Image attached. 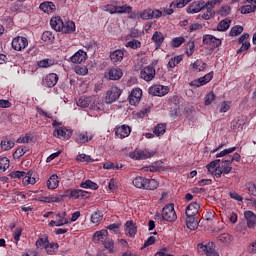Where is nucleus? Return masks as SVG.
Segmentation results:
<instances>
[{"mask_svg":"<svg viewBox=\"0 0 256 256\" xmlns=\"http://www.w3.org/2000/svg\"><path fill=\"white\" fill-rule=\"evenodd\" d=\"M134 187H137V189H147L149 191H155L157 187H159V182L155 179H147L142 176H137L133 180Z\"/></svg>","mask_w":256,"mask_h":256,"instance_id":"f257e3e1","label":"nucleus"},{"mask_svg":"<svg viewBox=\"0 0 256 256\" xmlns=\"http://www.w3.org/2000/svg\"><path fill=\"white\" fill-rule=\"evenodd\" d=\"M198 252L200 255L206 256H219V253L215 250V243L207 242L206 244H198Z\"/></svg>","mask_w":256,"mask_h":256,"instance_id":"f03ea898","label":"nucleus"},{"mask_svg":"<svg viewBox=\"0 0 256 256\" xmlns=\"http://www.w3.org/2000/svg\"><path fill=\"white\" fill-rule=\"evenodd\" d=\"M162 219L164 221H168L169 223H173V221H177V213L175 212V208L173 204H168L162 209Z\"/></svg>","mask_w":256,"mask_h":256,"instance_id":"7ed1b4c3","label":"nucleus"},{"mask_svg":"<svg viewBox=\"0 0 256 256\" xmlns=\"http://www.w3.org/2000/svg\"><path fill=\"white\" fill-rule=\"evenodd\" d=\"M121 89L117 86H112L107 92L105 96V102L108 104L115 103L119 97H121Z\"/></svg>","mask_w":256,"mask_h":256,"instance_id":"20e7f679","label":"nucleus"},{"mask_svg":"<svg viewBox=\"0 0 256 256\" xmlns=\"http://www.w3.org/2000/svg\"><path fill=\"white\" fill-rule=\"evenodd\" d=\"M149 93L154 97H163L169 93V88L163 85H153L149 88Z\"/></svg>","mask_w":256,"mask_h":256,"instance_id":"39448f33","label":"nucleus"},{"mask_svg":"<svg viewBox=\"0 0 256 256\" xmlns=\"http://www.w3.org/2000/svg\"><path fill=\"white\" fill-rule=\"evenodd\" d=\"M29 45V41L25 37L18 36L12 40V49L14 51H23Z\"/></svg>","mask_w":256,"mask_h":256,"instance_id":"423d86ee","label":"nucleus"},{"mask_svg":"<svg viewBox=\"0 0 256 256\" xmlns=\"http://www.w3.org/2000/svg\"><path fill=\"white\" fill-rule=\"evenodd\" d=\"M156 71L153 66H146L143 70L140 72V77L144 81H153L155 79Z\"/></svg>","mask_w":256,"mask_h":256,"instance_id":"0eeeda50","label":"nucleus"},{"mask_svg":"<svg viewBox=\"0 0 256 256\" xmlns=\"http://www.w3.org/2000/svg\"><path fill=\"white\" fill-rule=\"evenodd\" d=\"M105 77H108L110 81H119L123 77V70L119 67L111 68L105 73Z\"/></svg>","mask_w":256,"mask_h":256,"instance_id":"6e6552de","label":"nucleus"},{"mask_svg":"<svg viewBox=\"0 0 256 256\" xmlns=\"http://www.w3.org/2000/svg\"><path fill=\"white\" fill-rule=\"evenodd\" d=\"M203 44L210 45L212 49H217V47L221 45V39H218L213 35L206 34L203 36Z\"/></svg>","mask_w":256,"mask_h":256,"instance_id":"1a4fd4ad","label":"nucleus"},{"mask_svg":"<svg viewBox=\"0 0 256 256\" xmlns=\"http://www.w3.org/2000/svg\"><path fill=\"white\" fill-rule=\"evenodd\" d=\"M219 3V0H214V1H208L206 4V12L203 13L202 19H205V21H209L211 17L215 15V11H213V7Z\"/></svg>","mask_w":256,"mask_h":256,"instance_id":"9d476101","label":"nucleus"},{"mask_svg":"<svg viewBox=\"0 0 256 256\" xmlns=\"http://www.w3.org/2000/svg\"><path fill=\"white\" fill-rule=\"evenodd\" d=\"M54 137H57L58 139H71V135H73V131L65 128V127H60L56 129L53 133Z\"/></svg>","mask_w":256,"mask_h":256,"instance_id":"9b49d317","label":"nucleus"},{"mask_svg":"<svg viewBox=\"0 0 256 256\" xmlns=\"http://www.w3.org/2000/svg\"><path fill=\"white\" fill-rule=\"evenodd\" d=\"M213 79V72H210L206 74L204 77H201L199 79H196L192 82H190L191 87H203V85H207L209 81Z\"/></svg>","mask_w":256,"mask_h":256,"instance_id":"f8f14e48","label":"nucleus"},{"mask_svg":"<svg viewBox=\"0 0 256 256\" xmlns=\"http://www.w3.org/2000/svg\"><path fill=\"white\" fill-rule=\"evenodd\" d=\"M141 97H143V91L140 88L133 89L129 95L130 105H137L141 101Z\"/></svg>","mask_w":256,"mask_h":256,"instance_id":"ddd939ff","label":"nucleus"},{"mask_svg":"<svg viewBox=\"0 0 256 256\" xmlns=\"http://www.w3.org/2000/svg\"><path fill=\"white\" fill-rule=\"evenodd\" d=\"M115 135L119 139H125V137L131 135V127H129V125L118 126L115 129Z\"/></svg>","mask_w":256,"mask_h":256,"instance_id":"4468645a","label":"nucleus"},{"mask_svg":"<svg viewBox=\"0 0 256 256\" xmlns=\"http://www.w3.org/2000/svg\"><path fill=\"white\" fill-rule=\"evenodd\" d=\"M153 155H154L153 153L143 151V150H135L134 152L130 153L131 159H137V160L149 159L153 157Z\"/></svg>","mask_w":256,"mask_h":256,"instance_id":"2eb2a0df","label":"nucleus"},{"mask_svg":"<svg viewBox=\"0 0 256 256\" xmlns=\"http://www.w3.org/2000/svg\"><path fill=\"white\" fill-rule=\"evenodd\" d=\"M71 63H85L87 61V52L79 50L71 58Z\"/></svg>","mask_w":256,"mask_h":256,"instance_id":"dca6fc26","label":"nucleus"},{"mask_svg":"<svg viewBox=\"0 0 256 256\" xmlns=\"http://www.w3.org/2000/svg\"><path fill=\"white\" fill-rule=\"evenodd\" d=\"M199 209H201V205L197 202H192L186 208V216L187 217H195L197 213H199Z\"/></svg>","mask_w":256,"mask_h":256,"instance_id":"f3484780","label":"nucleus"},{"mask_svg":"<svg viewBox=\"0 0 256 256\" xmlns=\"http://www.w3.org/2000/svg\"><path fill=\"white\" fill-rule=\"evenodd\" d=\"M125 53L123 50L118 49L110 53V60L112 61L113 65H117V63H121L123 61V57Z\"/></svg>","mask_w":256,"mask_h":256,"instance_id":"a211bd4d","label":"nucleus"},{"mask_svg":"<svg viewBox=\"0 0 256 256\" xmlns=\"http://www.w3.org/2000/svg\"><path fill=\"white\" fill-rule=\"evenodd\" d=\"M93 139V134H88L87 132H78L76 133L75 142L76 143H89Z\"/></svg>","mask_w":256,"mask_h":256,"instance_id":"6ab92c4d","label":"nucleus"},{"mask_svg":"<svg viewBox=\"0 0 256 256\" xmlns=\"http://www.w3.org/2000/svg\"><path fill=\"white\" fill-rule=\"evenodd\" d=\"M207 4L204 1L193 2L187 9L188 13H199L202 9L206 8Z\"/></svg>","mask_w":256,"mask_h":256,"instance_id":"aec40b11","label":"nucleus"},{"mask_svg":"<svg viewBox=\"0 0 256 256\" xmlns=\"http://www.w3.org/2000/svg\"><path fill=\"white\" fill-rule=\"evenodd\" d=\"M244 216L247 221V227H249V229H255V225H256L255 213H253V211H246L244 212Z\"/></svg>","mask_w":256,"mask_h":256,"instance_id":"412c9836","label":"nucleus"},{"mask_svg":"<svg viewBox=\"0 0 256 256\" xmlns=\"http://www.w3.org/2000/svg\"><path fill=\"white\" fill-rule=\"evenodd\" d=\"M108 237H109V232L107 230L97 231L93 235V239H94L95 243H103L104 241H107Z\"/></svg>","mask_w":256,"mask_h":256,"instance_id":"4be33fe9","label":"nucleus"},{"mask_svg":"<svg viewBox=\"0 0 256 256\" xmlns=\"http://www.w3.org/2000/svg\"><path fill=\"white\" fill-rule=\"evenodd\" d=\"M63 23V19H61L59 16L53 17L50 20V25L54 31L61 32V29H63Z\"/></svg>","mask_w":256,"mask_h":256,"instance_id":"5701e85b","label":"nucleus"},{"mask_svg":"<svg viewBox=\"0 0 256 256\" xmlns=\"http://www.w3.org/2000/svg\"><path fill=\"white\" fill-rule=\"evenodd\" d=\"M57 81H59V76L55 73H51L45 77L44 83L48 87H55L57 85Z\"/></svg>","mask_w":256,"mask_h":256,"instance_id":"b1692460","label":"nucleus"},{"mask_svg":"<svg viewBox=\"0 0 256 256\" xmlns=\"http://www.w3.org/2000/svg\"><path fill=\"white\" fill-rule=\"evenodd\" d=\"M75 31V22L73 21H67V22H63L62 24V28L60 30L61 33H73Z\"/></svg>","mask_w":256,"mask_h":256,"instance_id":"393cba45","label":"nucleus"},{"mask_svg":"<svg viewBox=\"0 0 256 256\" xmlns=\"http://www.w3.org/2000/svg\"><path fill=\"white\" fill-rule=\"evenodd\" d=\"M152 41L155 42L156 49H159L163 45V41H165V36H163V33L156 31L152 36Z\"/></svg>","mask_w":256,"mask_h":256,"instance_id":"a878e982","label":"nucleus"},{"mask_svg":"<svg viewBox=\"0 0 256 256\" xmlns=\"http://www.w3.org/2000/svg\"><path fill=\"white\" fill-rule=\"evenodd\" d=\"M46 185L49 189H57L59 187V176L57 174H53L47 180Z\"/></svg>","mask_w":256,"mask_h":256,"instance_id":"bb28decb","label":"nucleus"},{"mask_svg":"<svg viewBox=\"0 0 256 256\" xmlns=\"http://www.w3.org/2000/svg\"><path fill=\"white\" fill-rule=\"evenodd\" d=\"M125 227V231L129 237H135V235H137V226L133 224V221H127Z\"/></svg>","mask_w":256,"mask_h":256,"instance_id":"cd10ccee","label":"nucleus"},{"mask_svg":"<svg viewBox=\"0 0 256 256\" xmlns=\"http://www.w3.org/2000/svg\"><path fill=\"white\" fill-rule=\"evenodd\" d=\"M40 9L49 15V13H53V11H55L56 7L53 2H44L40 4Z\"/></svg>","mask_w":256,"mask_h":256,"instance_id":"c85d7f7f","label":"nucleus"},{"mask_svg":"<svg viewBox=\"0 0 256 256\" xmlns=\"http://www.w3.org/2000/svg\"><path fill=\"white\" fill-rule=\"evenodd\" d=\"M0 147L2 151H9V149H13L15 147V142L9 140L7 137L3 138L0 143Z\"/></svg>","mask_w":256,"mask_h":256,"instance_id":"c756f323","label":"nucleus"},{"mask_svg":"<svg viewBox=\"0 0 256 256\" xmlns=\"http://www.w3.org/2000/svg\"><path fill=\"white\" fill-rule=\"evenodd\" d=\"M165 131H167V124L160 123L154 127L153 133L156 137H161V135H165Z\"/></svg>","mask_w":256,"mask_h":256,"instance_id":"7c9ffc66","label":"nucleus"},{"mask_svg":"<svg viewBox=\"0 0 256 256\" xmlns=\"http://www.w3.org/2000/svg\"><path fill=\"white\" fill-rule=\"evenodd\" d=\"M229 27H231V20L229 18H225L218 23L217 31H227Z\"/></svg>","mask_w":256,"mask_h":256,"instance_id":"2f4dec72","label":"nucleus"},{"mask_svg":"<svg viewBox=\"0 0 256 256\" xmlns=\"http://www.w3.org/2000/svg\"><path fill=\"white\" fill-rule=\"evenodd\" d=\"M42 41H44V43H47L48 45H51V43L55 41V35H53V32L51 31H45L42 34Z\"/></svg>","mask_w":256,"mask_h":256,"instance_id":"473e14b6","label":"nucleus"},{"mask_svg":"<svg viewBox=\"0 0 256 256\" xmlns=\"http://www.w3.org/2000/svg\"><path fill=\"white\" fill-rule=\"evenodd\" d=\"M23 183H27V185H35L36 180L33 177V172L31 171L25 172L23 177Z\"/></svg>","mask_w":256,"mask_h":256,"instance_id":"72a5a7b5","label":"nucleus"},{"mask_svg":"<svg viewBox=\"0 0 256 256\" xmlns=\"http://www.w3.org/2000/svg\"><path fill=\"white\" fill-rule=\"evenodd\" d=\"M77 105L78 107H84V108L89 107V105H91V97H85V96L80 97L77 101Z\"/></svg>","mask_w":256,"mask_h":256,"instance_id":"f704fd0d","label":"nucleus"},{"mask_svg":"<svg viewBox=\"0 0 256 256\" xmlns=\"http://www.w3.org/2000/svg\"><path fill=\"white\" fill-rule=\"evenodd\" d=\"M80 187H82L83 189H99V186L97 185V183L91 181V180H86L85 182H82L80 184Z\"/></svg>","mask_w":256,"mask_h":256,"instance_id":"c9c22d12","label":"nucleus"},{"mask_svg":"<svg viewBox=\"0 0 256 256\" xmlns=\"http://www.w3.org/2000/svg\"><path fill=\"white\" fill-rule=\"evenodd\" d=\"M28 151H29V148H28V147H26V146H21L20 148H18V149L14 152L13 157H14V159H19L20 157H23V155H24L25 153H28Z\"/></svg>","mask_w":256,"mask_h":256,"instance_id":"e433bc0d","label":"nucleus"},{"mask_svg":"<svg viewBox=\"0 0 256 256\" xmlns=\"http://www.w3.org/2000/svg\"><path fill=\"white\" fill-rule=\"evenodd\" d=\"M183 61V56H175L174 58H171L168 62V67L171 69L177 67L181 62Z\"/></svg>","mask_w":256,"mask_h":256,"instance_id":"4c0bfd02","label":"nucleus"},{"mask_svg":"<svg viewBox=\"0 0 256 256\" xmlns=\"http://www.w3.org/2000/svg\"><path fill=\"white\" fill-rule=\"evenodd\" d=\"M55 249H59V244L57 243H49L47 242L46 246H45V250L46 253H48V255H53V253H55Z\"/></svg>","mask_w":256,"mask_h":256,"instance_id":"58836bf2","label":"nucleus"},{"mask_svg":"<svg viewBox=\"0 0 256 256\" xmlns=\"http://www.w3.org/2000/svg\"><path fill=\"white\" fill-rule=\"evenodd\" d=\"M192 67L195 69V71H205L207 69V63H203L200 60H197L192 64Z\"/></svg>","mask_w":256,"mask_h":256,"instance_id":"ea45409f","label":"nucleus"},{"mask_svg":"<svg viewBox=\"0 0 256 256\" xmlns=\"http://www.w3.org/2000/svg\"><path fill=\"white\" fill-rule=\"evenodd\" d=\"M10 161L7 157L0 158V173H5L9 167Z\"/></svg>","mask_w":256,"mask_h":256,"instance_id":"a19ab883","label":"nucleus"},{"mask_svg":"<svg viewBox=\"0 0 256 256\" xmlns=\"http://www.w3.org/2000/svg\"><path fill=\"white\" fill-rule=\"evenodd\" d=\"M69 223V219H62V220H51L49 223V227H63V225H67Z\"/></svg>","mask_w":256,"mask_h":256,"instance_id":"79ce46f5","label":"nucleus"},{"mask_svg":"<svg viewBox=\"0 0 256 256\" xmlns=\"http://www.w3.org/2000/svg\"><path fill=\"white\" fill-rule=\"evenodd\" d=\"M243 33V26L237 25L231 28L230 37H237Z\"/></svg>","mask_w":256,"mask_h":256,"instance_id":"37998d69","label":"nucleus"},{"mask_svg":"<svg viewBox=\"0 0 256 256\" xmlns=\"http://www.w3.org/2000/svg\"><path fill=\"white\" fill-rule=\"evenodd\" d=\"M218 241H220L221 243H231V241H233V236H231L228 233H224L221 234L217 237Z\"/></svg>","mask_w":256,"mask_h":256,"instance_id":"c03bdc74","label":"nucleus"},{"mask_svg":"<svg viewBox=\"0 0 256 256\" xmlns=\"http://www.w3.org/2000/svg\"><path fill=\"white\" fill-rule=\"evenodd\" d=\"M188 3H191V0H179L172 2L170 4V7H177V9H183V7H185V5H188Z\"/></svg>","mask_w":256,"mask_h":256,"instance_id":"a18cd8bd","label":"nucleus"},{"mask_svg":"<svg viewBox=\"0 0 256 256\" xmlns=\"http://www.w3.org/2000/svg\"><path fill=\"white\" fill-rule=\"evenodd\" d=\"M219 166L220 169L223 170V175H229V173H231L233 169V167H231V164H227V162H224L223 160Z\"/></svg>","mask_w":256,"mask_h":256,"instance_id":"49530a36","label":"nucleus"},{"mask_svg":"<svg viewBox=\"0 0 256 256\" xmlns=\"http://www.w3.org/2000/svg\"><path fill=\"white\" fill-rule=\"evenodd\" d=\"M117 13L120 15L123 13H133V7L129 5L117 6Z\"/></svg>","mask_w":256,"mask_h":256,"instance_id":"de8ad7c7","label":"nucleus"},{"mask_svg":"<svg viewBox=\"0 0 256 256\" xmlns=\"http://www.w3.org/2000/svg\"><path fill=\"white\" fill-rule=\"evenodd\" d=\"M76 161H80V162H86V163H93V161H95L93 158H91V156L86 155V154H79L76 158Z\"/></svg>","mask_w":256,"mask_h":256,"instance_id":"09e8293b","label":"nucleus"},{"mask_svg":"<svg viewBox=\"0 0 256 256\" xmlns=\"http://www.w3.org/2000/svg\"><path fill=\"white\" fill-rule=\"evenodd\" d=\"M102 220H103V212L101 211H96L91 216L92 223H99Z\"/></svg>","mask_w":256,"mask_h":256,"instance_id":"8fccbe9b","label":"nucleus"},{"mask_svg":"<svg viewBox=\"0 0 256 256\" xmlns=\"http://www.w3.org/2000/svg\"><path fill=\"white\" fill-rule=\"evenodd\" d=\"M141 19L149 20L153 19V10L152 9H146L142 12H140Z\"/></svg>","mask_w":256,"mask_h":256,"instance_id":"3c124183","label":"nucleus"},{"mask_svg":"<svg viewBox=\"0 0 256 256\" xmlns=\"http://www.w3.org/2000/svg\"><path fill=\"white\" fill-rule=\"evenodd\" d=\"M219 163H221V160L216 159L212 162H210L206 167L208 169V173L213 174V172L215 171V169H217V166L219 165Z\"/></svg>","mask_w":256,"mask_h":256,"instance_id":"603ef678","label":"nucleus"},{"mask_svg":"<svg viewBox=\"0 0 256 256\" xmlns=\"http://www.w3.org/2000/svg\"><path fill=\"white\" fill-rule=\"evenodd\" d=\"M255 9H256L255 5H246V6H242L240 8V11L243 15H247L248 13H253Z\"/></svg>","mask_w":256,"mask_h":256,"instance_id":"864d4df0","label":"nucleus"},{"mask_svg":"<svg viewBox=\"0 0 256 256\" xmlns=\"http://www.w3.org/2000/svg\"><path fill=\"white\" fill-rule=\"evenodd\" d=\"M40 201H43L44 203H61L62 198L59 197H42Z\"/></svg>","mask_w":256,"mask_h":256,"instance_id":"5fc2aeb1","label":"nucleus"},{"mask_svg":"<svg viewBox=\"0 0 256 256\" xmlns=\"http://www.w3.org/2000/svg\"><path fill=\"white\" fill-rule=\"evenodd\" d=\"M182 43H185V38L184 37H176L173 38L172 40V47L177 48V47H181Z\"/></svg>","mask_w":256,"mask_h":256,"instance_id":"6e6d98bb","label":"nucleus"},{"mask_svg":"<svg viewBox=\"0 0 256 256\" xmlns=\"http://www.w3.org/2000/svg\"><path fill=\"white\" fill-rule=\"evenodd\" d=\"M47 243H49V238L46 236L45 238H39L36 241V247L39 249V247H47Z\"/></svg>","mask_w":256,"mask_h":256,"instance_id":"4d7b16f0","label":"nucleus"},{"mask_svg":"<svg viewBox=\"0 0 256 256\" xmlns=\"http://www.w3.org/2000/svg\"><path fill=\"white\" fill-rule=\"evenodd\" d=\"M126 47H130V49H139V47H141V42L133 39L132 41L127 42Z\"/></svg>","mask_w":256,"mask_h":256,"instance_id":"13d9d810","label":"nucleus"},{"mask_svg":"<svg viewBox=\"0 0 256 256\" xmlns=\"http://www.w3.org/2000/svg\"><path fill=\"white\" fill-rule=\"evenodd\" d=\"M213 101H215V93L209 92L205 97L204 103L205 105H211Z\"/></svg>","mask_w":256,"mask_h":256,"instance_id":"bf43d9fd","label":"nucleus"},{"mask_svg":"<svg viewBox=\"0 0 256 256\" xmlns=\"http://www.w3.org/2000/svg\"><path fill=\"white\" fill-rule=\"evenodd\" d=\"M105 249H108L110 251V253H112L113 249H114V243H113V240H109V237L104 241L102 242Z\"/></svg>","mask_w":256,"mask_h":256,"instance_id":"052dcab7","label":"nucleus"},{"mask_svg":"<svg viewBox=\"0 0 256 256\" xmlns=\"http://www.w3.org/2000/svg\"><path fill=\"white\" fill-rule=\"evenodd\" d=\"M231 109V102L223 101L220 107V113H227Z\"/></svg>","mask_w":256,"mask_h":256,"instance_id":"680f3d73","label":"nucleus"},{"mask_svg":"<svg viewBox=\"0 0 256 256\" xmlns=\"http://www.w3.org/2000/svg\"><path fill=\"white\" fill-rule=\"evenodd\" d=\"M75 73H77V75H87L89 73V70L87 69V67L77 66L75 67Z\"/></svg>","mask_w":256,"mask_h":256,"instance_id":"e2e57ef3","label":"nucleus"},{"mask_svg":"<svg viewBox=\"0 0 256 256\" xmlns=\"http://www.w3.org/2000/svg\"><path fill=\"white\" fill-rule=\"evenodd\" d=\"M10 177L12 179H21V177H25V171H15L10 173Z\"/></svg>","mask_w":256,"mask_h":256,"instance_id":"0e129e2a","label":"nucleus"},{"mask_svg":"<svg viewBox=\"0 0 256 256\" xmlns=\"http://www.w3.org/2000/svg\"><path fill=\"white\" fill-rule=\"evenodd\" d=\"M51 65H53V63H51L49 59H44L38 62V66L42 68L51 67Z\"/></svg>","mask_w":256,"mask_h":256,"instance_id":"69168bd1","label":"nucleus"},{"mask_svg":"<svg viewBox=\"0 0 256 256\" xmlns=\"http://www.w3.org/2000/svg\"><path fill=\"white\" fill-rule=\"evenodd\" d=\"M247 190L249 191L250 194L253 195V197H256V185L255 184H248Z\"/></svg>","mask_w":256,"mask_h":256,"instance_id":"338daca9","label":"nucleus"},{"mask_svg":"<svg viewBox=\"0 0 256 256\" xmlns=\"http://www.w3.org/2000/svg\"><path fill=\"white\" fill-rule=\"evenodd\" d=\"M247 250H248V253H256V241L250 243L248 245Z\"/></svg>","mask_w":256,"mask_h":256,"instance_id":"774afa93","label":"nucleus"}]
</instances>
